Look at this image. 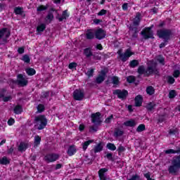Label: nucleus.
Listing matches in <instances>:
<instances>
[{"label": "nucleus", "mask_w": 180, "mask_h": 180, "mask_svg": "<svg viewBox=\"0 0 180 180\" xmlns=\"http://www.w3.org/2000/svg\"><path fill=\"white\" fill-rule=\"evenodd\" d=\"M77 146L75 145H70L67 150V154L69 157H72V155H75L77 154Z\"/></svg>", "instance_id": "obj_17"}, {"label": "nucleus", "mask_w": 180, "mask_h": 180, "mask_svg": "<svg viewBox=\"0 0 180 180\" xmlns=\"http://www.w3.org/2000/svg\"><path fill=\"white\" fill-rule=\"evenodd\" d=\"M46 19H47V20H49V22H53V19H54V15H53V13L49 12L48 15L46 17Z\"/></svg>", "instance_id": "obj_52"}, {"label": "nucleus", "mask_w": 180, "mask_h": 180, "mask_svg": "<svg viewBox=\"0 0 180 180\" xmlns=\"http://www.w3.org/2000/svg\"><path fill=\"white\" fill-rule=\"evenodd\" d=\"M13 112L15 115H22L23 107L18 104L14 107Z\"/></svg>", "instance_id": "obj_26"}, {"label": "nucleus", "mask_w": 180, "mask_h": 180, "mask_svg": "<svg viewBox=\"0 0 180 180\" xmlns=\"http://www.w3.org/2000/svg\"><path fill=\"white\" fill-rule=\"evenodd\" d=\"M156 34L159 39H162L164 40V42H162L159 45L160 49H164V47L168 44V41L171 40V37L172 36V30L169 29L158 30Z\"/></svg>", "instance_id": "obj_1"}, {"label": "nucleus", "mask_w": 180, "mask_h": 180, "mask_svg": "<svg viewBox=\"0 0 180 180\" xmlns=\"http://www.w3.org/2000/svg\"><path fill=\"white\" fill-rule=\"evenodd\" d=\"M146 94L148 95H154L155 94V89L152 86H149L146 88Z\"/></svg>", "instance_id": "obj_38"}, {"label": "nucleus", "mask_w": 180, "mask_h": 180, "mask_svg": "<svg viewBox=\"0 0 180 180\" xmlns=\"http://www.w3.org/2000/svg\"><path fill=\"white\" fill-rule=\"evenodd\" d=\"M85 36L87 40H94L95 39V32L92 29H89L86 32Z\"/></svg>", "instance_id": "obj_19"}, {"label": "nucleus", "mask_w": 180, "mask_h": 180, "mask_svg": "<svg viewBox=\"0 0 180 180\" xmlns=\"http://www.w3.org/2000/svg\"><path fill=\"white\" fill-rule=\"evenodd\" d=\"M7 124L8 126H13V124H15V119L11 117L8 122Z\"/></svg>", "instance_id": "obj_62"}, {"label": "nucleus", "mask_w": 180, "mask_h": 180, "mask_svg": "<svg viewBox=\"0 0 180 180\" xmlns=\"http://www.w3.org/2000/svg\"><path fill=\"white\" fill-rule=\"evenodd\" d=\"M49 96H50V91H44L42 93V95H41L42 98L46 99V98H49Z\"/></svg>", "instance_id": "obj_58"}, {"label": "nucleus", "mask_w": 180, "mask_h": 180, "mask_svg": "<svg viewBox=\"0 0 180 180\" xmlns=\"http://www.w3.org/2000/svg\"><path fill=\"white\" fill-rule=\"evenodd\" d=\"M166 154H180V146L177 148V150L174 149H167L165 150Z\"/></svg>", "instance_id": "obj_30"}, {"label": "nucleus", "mask_w": 180, "mask_h": 180, "mask_svg": "<svg viewBox=\"0 0 180 180\" xmlns=\"http://www.w3.org/2000/svg\"><path fill=\"white\" fill-rule=\"evenodd\" d=\"M60 158V155L56 153H49L44 156V160L46 162H55Z\"/></svg>", "instance_id": "obj_11"}, {"label": "nucleus", "mask_w": 180, "mask_h": 180, "mask_svg": "<svg viewBox=\"0 0 180 180\" xmlns=\"http://www.w3.org/2000/svg\"><path fill=\"white\" fill-rule=\"evenodd\" d=\"M117 53L122 63H126L131 56H134V53L131 52V49H127L124 53L122 49H119Z\"/></svg>", "instance_id": "obj_4"}, {"label": "nucleus", "mask_w": 180, "mask_h": 180, "mask_svg": "<svg viewBox=\"0 0 180 180\" xmlns=\"http://www.w3.org/2000/svg\"><path fill=\"white\" fill-rule=\"evenodd\" d=\"M94 72H95V69L91 68L87 70V72H86V75L88 76V78H91V77H94Z\"/></svg>", "instance_id": "obj_44"}, {"label": "nucleus", "mask_w": 180, "mask_h": 180, "mask_svg": "<svg viewBox=\"0 0 180 180\" xmlns=\"http://www.w3.org/2000/svg\"><path fill=\"white\" fill-rule=\"evenodd\" d=\"M27 148H29V143L21 142L18 146V151H26Z\"/></svg>", "instance_id": "obj_27"}, {"label": "nucleus", "mask_w": 180, "mask_h": 180, "mask_svg": "<svg viewBox=\"0 0 180 180\" xmlns=\"http://www.w3.org/2000/svg\"><path fill=\"white\" fill-rule=\"evenodd\" d=\"M155 106H157V104L154 102H150L146 105V109L148 112H153L154 109H155Z\"/></svg>", "instance_id": "obj_29"}, {"label": "nucleus", "mask_w": 180, "mask_h": 180, "mask_svg": "<svg viewBox=\"0 0 180 180\" xmlns=\"http://www.w3.org/2000/svg\"><path fill=\"white\" fill-rule=\"evenodd\" d=\"M85 98V93L81 89H76L73 92V98L75 101H82Z\"/></svg>", "instance_id": "obj_9"}, {"label": "nucleus", "mask_w": 180, "mask_h": 180, "mask_svg": "<svg viewBox=\"0 0 180 180\" xmlns=\"http://www.w3.org/2000/svg\"><path fill=\"white\" fill-rule=\"evenodd\" d=\"M49 9V4L40 5L37 8V12H43V11H47Z\"/></svg>", "instance_id": "obj_39"}, {"label": "nucleus", "mask_w": 180, "mask_h": 180, "mask_svg": "<svg viewBox=\"0 0 180 180\" xmlns=\"http://www.w3.org/2000/svg\"><path fill=\"white\" fill-rule=\"evenodd\" d=\"M140 22H141V13L138 12L133 20L132 25H130L129 26L139 27L140 26Z\"/></svg>", "instance_id": "obj_16"}, {"label": "nucleus", "mask_w": 180, "mask_h": 180, "mask_svg": "<svg viewBox=\"0 0 180 180\" xmlns=\"http://www.w3.org/2000/svg\"><path fill=\"white\" fill-rule=\"evenodd\" d=\"M139 64H140L139 60L134 59L129 62V67L131 68H136V67L139 66Z\"/></svg>", "instance_id": "obj_36"}, {"label": "nucleus", "mask_w": 180, "mask_h": 180, "mask_svg": "<svg viewBox=\"0 0 180 180\" xmlns=\"http://www.w3.org/2000/svg\"><path fill=\"white\" fill-rule=\"evenodd\" d=\"M123 124L126 127H134L136 124L134 120H129L125 121Z\"/></svg>", "instance_id": "obj_28"}, {"label": "nucleus", "mask_w": 180, "mask_h": 180, "mask_svg": "<svg viewBox=\"0 0 180 180\" xmlns=\"http://www.w3.org/2000/svg\"><path fill=\"white\" fill-rule=\"evenodd\" d=\"M154 25H151L150 27H146L142 30L141 32V36H143L145 40H148V39H154V32L153 28Z\"/></svg>", "instance_id": "obj_5"}, {"label": "nucleus", "mask_w": 180, "mask_h": 180, "mask_svg": "<svg viewBox=\"0 0 180 180\" xmlns=\"http://www.w3.org/2000/svg\"><path fill=\"white\" fill-rule=\"evenodd\" d=\"M107 74H108V71H106L105 70H102L100 72V74L96 78L95 81H96V84H102L103 82V81H105Z\"/></svg>", "instance_id": "obj_15"}, {"label": "nucleus", "mask_w": 180, "mask_h": 180, "mask_svg": "<svg viewBox=\"0 0 180 180\" xmlns=\"http://www.w3.org/2000/svg\"><path fill=\"white\" fill-rule=\"evenodd\" d=\"M6 92V89H1L0 91V100L4 99Z\"/></svg>", "instance_id": "obj_60"}, {"label": "nucleus", "mask_w": 180, "mask_h": 180, "mask_svg": "<svg viewBox=\"0 0 180 180\" xmlns=\"http://www.w3.org/2000/svg\"><path fill=\"white\" fill-rule=\"evenodd\" d=\"M83 54L85 56L86 58H91L94 56V52H92V48H86L83 51Z\"/></svg>", "instance_id": "obj_20"}, {"label": "nucleus", "mask_w": 180, "mask_h": 180, "mask_svg": "<svg viewBox=\"0 0 180 180\" xmlns=\"http://www.w3.org/2000/svg\"><path fill=\"white\" fill-rule=\"evenodd\" d=\"M78 67V64L75 62L70 63L68 65L69 70H74V68H77Z\"/></svg>", "instance_id": "obj_53"}, {"label": "nucleus", "mask_w": 180, "mask_h": 180, "mask_svg": "<svg viewBox=\"0 0 180 180\" xmlns=\"http://www.w3.org/2000/svg\"><path fill=\"white\" fill-rule=\"evenodd\" d=\"M21 60L24 61V63H25V64H30V57L29 56V55L25 54L22 57Z\"/></svg>", "instance_id": "obj_42"}, {"label": "nucleus", "mask_w": 180, "mask_h": 180, "mask_svg": "<svg viewBox=\"0 0 180 180\" xmlns=\"http://www.w3.org/2000/svg\"><path fill=\"white\" fill-rule=\"evenodd\" d=\"M103 150V143L102 142L98 143L94 148V152L95 154L101 153Z\"/></svg>", "instance_id": "obj_25"}, {"label": "nucleus", "mask_w": 180, "mask_h": 180, "mask_svg": "<svg viewBox=\"0 0 180 180\" xmlns=\"http://www.w3.org/2000/svg\"><path fill=\"white\" fill-rule=\"evenodd\" d=\"M107 160H108V161H112V162H113V161H115V158H113V153H108L105 155Z\"/></svg>", "instance_id": "obj_51"}, {"label": "nucleus", "mask_w": 180, "mask_h": 180, "mask_svg": "<svg viewBox=\"0 0 180 180\" xmlns=\"http://www.w3.org/2000/svg\"><path fill=\"white\" fill-rule=\"evenodd\" d=\"M127 82H128V84H133L134 82H136V77L133 75L129 76L127 77Z\"/></svg>", "instance_id": "obj_46"}, {"label": "nucleus", "mask_w": 180, "mask_h": 180, "mask_svg": "<svg viewBox=\"0 0 180 180\" xmlns=\"http://www.w3.org/2000/svg\"><path fill=\"white\" fill-rule=\"evenodd\" d=\"M106 13H108V11H107V10L101 9V10L98 13V16H103V15H106Z\"/></svg>", "instance_id": "obj_61"}, {"label": "nucleus", "mask_w": 180, "mask_h": 180, "mask_svg": "<svg viewBox=\"0 0 180 180\" xmlns=\"http://www.w3.org/2000/svg\"><path fill=\"white\" fill-rule=\"evenodd\" d=\"M94 32L97 40H103L106 37V31L102 28L97 29Z\"/></svg>", "instance_id": "obj_13"}, {"label": "nucleus", "mask_w": 180, "mask_h": 180, "mask_svg": "<svg viewBox=\"0 0 180 180\" xmlns=\"http://www.w3.org/2000/svg\"><path fill=\"white\" fill-rule=\"evenodd\" d=\"M112 119H113V115H111L109 117H108L105 120L104 123H106L107 124H109V123H112Z\"/></svg>", "instance_id": "obj_56"}, {"label": "nucleus", "mask_w": 180, "mask_h": 180, "mask_svg": "<svg viewBox=\"0 0 180 180\" xmlns=\"http://www.w3.org/2000/svg\"><path fill=\"white\" fill-rule=\"evenodd\" d=\"M98 54H99V53H98V52H94L93 53L91 57H93L94 60H101V57Z\"/></svg>", "instance_id": "obj_57"}, {"label": "nucleus", "mask_w": 180, "mask_h": 180, "mask_svg": "<svg viewBox=\"0 0 180 180\" xmlns=\"http://www.w3.org/2000/svg\"><path fill=\"white\" fill-rule=\"evenodd\" d=\"M180 169V155H175L172 160V165L168 168L169 174H176Z\"/></svg>", "instance_id": "obj_3"}, {"label": "nucleus", "mask_w": 180, "mask_h": 180, "mask_svg": "<svg viewBox=\"0 0 180 180\" xmlns=\"http://www.w3.org/2000/svg\"><path fill=\"white\" fill-rule=\"evenodd\" d=\"M11 164V160L8 159L6 156H4L1 159H0V165H8Z\"/></svg>", "instance_id": "obj_33"}, {"label": "nucleus", "mask_w": 180, "mask_h": 180, "mask_svg": "<svg viewBox=\"0 0 180 180\" xmlns=\"http://www.w3.org/2000/svg\"><path fill=\"white\" fill-rule=\"evenodd\" d=\"M112 82L114 85H119L120 81L119 80V77L117 76H113L112 77Z\"/></svg>", "instance_id": "obj_50"}, {"label": "nucleus", "mask_w": 180, "mask_h": 180, "mask_svg": "<svg viewBox=\"0 0 180 180\" xmlns=\"http://www.w3.org/2000/svg\"><path fill=\"white\" fill-rule=\"evenodd\" d=\"M105 172H108V169L106 168H101L98 170L100 180H106V176H105Z\"/></svg>", "instance_id": "obj_23"}, {"label": "nucleus", "mask_w": 180, "mask_h": 180, "mask_svg": "<svg viewBox=\"0 0 180 180\" xmlns=\"http://www.w3.org/2000/svg\"><path fill=\"white\" fill-rule=\"evenodd\" d=\"M91 143H94V140H89L83 143L82 148L84 151H86V150L88 148V146H89V144H91Z\"/></svg>", "instance_id": "obj_41"}, {"label": "nucleus", "mask_w": 180, "mask_h": 180, "mask_svg": "<svg viewBox=\"0 0 180 180\" xmlns=\"http://www.w3.org/2000/svg\"><path fill=\"white\" fill-rule=\"evenodd\" d=\"M38 113H43L46 110V107L44 104H39L37 107Z\"/></svg>", "instance_id": "obj_40"}, {"label": "nucleus", "mask_w": 180, "mask_h": 180, "mask_svg": "<svg viewBox=\"0 0 180 180\" xmlns=\"http://www.w3.org/2000/svg\"><path fill=\"white\" fill-rule=\"evenodd\" d=\"M160 75V71L156 67L148 66L146 71V77H150V75Z\"/></svg>", "instance_id": "obj_10"}, {"label": "nucleus", "mask_w": 180, "mask_h": 180, "mask_svg": "<svg viewBox=\"0 0 180 180\" xmlns=\"http://www.w3.org/2000/svg\"><path fill=\"white\" fill-rule=\"evenodd\" d=\"M113 95H117L118 99L124 101L129 96V91L126 89H115L112 92Z\"/></svg>", "instance_id": "obj_8"}, {"label": "nucleus", "mask_w": 180, "mask_h": 180, "mask_svg": "<svg viewBox=\"0 0 180 180\" xmlns=\"http://www.w3.org/2000/svg\"><path fill=\"white\" fill-rule=\"evenodd\" d=\"M176 96V90H170L169 92V99H174Z\"/></svg>", "instance_id": "obj_49"}, {"label": "nucleus", "mask_w": 180, "mask_h": 180, "mask_svg": "<svg viewBox=\"0 0 180 180\" xmlns=\"http://www.w3.org/2000/svg\"><path fill=\"white\" fill-rule=\"evenodd\" d=\"M70 18V13H68V10H65L62 13L61 17L58 18L59 22H63V20H67Z\"/></svg>", "instance_id": "obj_22"}, {"label": "nucleus", "mask_w": 180, "mask_h": 180, "mask_svg": "<svg viewBox=\"0 0 180 180\" xmlns=\"http://www.w3.org/2000/svg\"><path fill=\"white\" fill-rule=\"evenodd\" d=\"M146 130V125L144 124H141L136 128V131L138 133H141V131H144Z\"/></svg>", "instance_id": "obj_43"}, {"label": "nucleus", "mask_w": 180, "mask_h": 180, "mask_svg": "<svg viewBox=\"0 0 180 180\" xmlns=\"http://www.w3.org/2000/svg\"><path fill=\"white\" fill-rule=\"evenodd\" d=\"M14 13L15 15H20V16H26L25 11H23V7L18 6L14 8Z\"/></svg>", "instance_id": "obj_21"}, {"label": "nucleus", "mask_w": 180, "mask_h": 180, "mask_svg": "<svg viewBox=\"0 0 180 180\" xmlns=\"http://www.w3.org/2000/svg\"><path fill=\"white\" fill-rule=\"evenodd\" d=\"M146 71H147V70H146V66H144V65L139 66L138 70H137V72L140 75H145V76H146Z\"/></svg>", "instance_id": "obj_34"}, {"label": "nucleus", "mask_w": 180, "mask_h": 180, "mask_svg": "<svg viewBox=\"0 0 180 180\" xmlns=\"http://www.w3.org/2000/svg\"><path fill=\"white\" fill-rule=\"evenodd\" d=\"M40 143H41V137H40V136L39 135L35 136L34 141V147H39V146H40Z\"/></svg>", "instance_id": "obj_32"}, {"label": "nucleus", "mask_w": 180, "mask_h": 180, "mask_svg": "<svg viewBox=\"0 0 180 180\" xmlns=\"http://www.w3.org/2000/svg\"><path fill=\"white\" fill-rule=\"evenodd\" d=\"M48 120L47 117L44 115H39L35 116L34 119V124L37 127V130H43L46 129L47 126Z\"/></svg>", "instance_id": "obj_2"}, {"label": "nucleus", "mask_w": 180, "mask_h": 180, "mask_svg": "<svg viewBox=\"0 0 180 180\" xmlns=\"http://www.w3.org/2000/svg\"><path fill=\"white\" fill-rule=\"evenodd\" d=\"M12 82L13 84H17L19 86H27V84H29V80L23 77L22 74H18L17 75V79L13 80Z\"/></svg>", "instance_id": "obj_7"}, {"label": "nucleus", "mask_w": 180, "mask_h": 180, "mask_svg": "<svg viewBox=\"0 0 180 180\" xmlns=\"http://www.w3.org/2000/svg\"><path fill=\"white\" fill-rule=\"evenodd\" d=\"M165 115H159L158 118V123H163V122H165Z\"/></svg>", "instance_id": "obj_55"}, {"label": "nucleus", "mask_w": 180, "mask_h": 180, "mask_svg": "<svg viewBox=\"0 0 180 180\" xmlns=\"http://www.w3.org/2000/svg\"><path fill=\"white\" fill-rule=\"evenodd\" d=\"M26 73L29 75V77H33V75H36V70L32 68H28L25 70Z\"/></svg>", "instance_id": "obj_31"}, {"label": "nucleus", "mask_w": 180, "mask_h": 180, "mask_svg": "<svg viewBox=\"0 0 180 180\" xmlns=\"http://www.w3.org/2000/svg\"><path fill=\"white\" fill-rule=\"evenodd\" d=\"M106 148L108 150H110L111 151L116 150V146H115L114 143H107Z\"/></svg>", "instance_id": "obj_45"}, {"label": "nucleus", "mask_w": 180, "mask_h": 180, "mask_svg": "<svg viewBox=\"0 0 180 180\" xmlns=\"http://www.w3.org/2000/svg\"><path fill=\"white\" fill-rule=\"evenodd\" d=\"M46 30V24L41 23L37 27V33H41Z\"/></svg>", "instance_id": "obj_35"}, {"label": "nucleus", "mask_w": 180, "mask_h": 180, "mask_svg": "<svg viewBox=\"0 0 180 180\" xmlns=\"http://www.w3.org/2000/svg\"><path fill=\"white\" fill-rule=\"evenodd\" d=\"M157 60L158 61V63H160V64H162V65H165V58H163L162 55H160L158 57Z\"/></svg>", "instance_id": "obj_48"}, {"label": "nucleus", "mask_w": 180, "mask_h": 180, "mask_svg": "<svg viewBox=\"0 0 180 180\" xmlns=\"http://www.w3.org/2000/svg\"><path fill=\"white\" fill-rule=\"evenodd\" d=\"M12 101V96H4L3 98V102H9Z\"/></svg>", "instance_id": "obj_63"}, {"label": "nucleus", "mask_w": 180, "mask_h": 180, "mask_svg": "<svg viewBox=\"0 0 180 180\" xmlns=\"http://www.w3.org/2000/svg\"><path fill=\"white\" fill-rule=\"evenodd\" d=\"M135 101V106L136 108H140V106L143 105V96L141 95H138L135 97L134 98Z\"/></svg>", "instance_id": "obj_18"}, {"label": "nucleus", "mask_w": 180, "mask_h": 180, "mask_svg": "<svg viewBox=\"0 0 180 180\" xmlns=\"http://www.w3.org/2000/svg\"><path fill=\"white\" fill-rule=\"evenodd\" d=\"M166 79H167V84L169 85H172V84H175V78H174V77H172L171 75L167 76Z\"/></svg>", "instance_id": "obj_37"}, {"label": "nucleus", "mask_w": 180, "mask_h": 180, "mask_svg": "<svg viewBox=\"0 0 180 180\" xmlns=\"http://www.w3.org/2000/svg\"><path fill=\"white\" fill-rule=\"evenodd\" d=\"M178 133V129L177 128H175L174 129H169V134H176Z\"/></svg>", "instance_id": "obj_64"}, {"label": "nucleus", "mask_w": 180, "mask_h": 180, "mask_svg": "<svg viewBox=\"0 0 180 180\" xmlns=\"http://www.w3.org/2000/svg\"><path fill=\"white\" fill-rule=\"evenodd\" d=\"M101 112H97L96 113H92L91 115V122L95 123L96 124H101L102 120H101Z\"/></svg>", "instance_id": "obj_14"}, {"label": "nucleus", "mask_w": 180, "mask_h": 180, "mask_svg": "<svg viewBox=\"0 0 180 180\" xmlns=\"http://www.w3.org/2000/svg\"><path fill=\"white\" fill-rule=\"evenodd\" d=\"M124 134V131L120 129V128H115L114 130L113 136L117 139V137H122Z\"/></svg>", "instance_id": "obj_24"}, {"label": "nucleus", "mask_w": 180, "mask_h": 180, "mask_svg": "<svg viewBox=\"0 0 180 180\" xmlns=\"http://www.w3.org/2000/svg\"><path fill=\"white\" fill-rule=\"evenodd\" d=\"M179 75H180L179 70H175L173 72V77H174V78H179Z\"/></svg>", "instance_id": "obj_59"}, {"label": "nucleus", "mask_w": 180, "mask_h": 180, "mask_svg": "<svg viewBox=\"0 0 180 180\" xmlns=\"http://www.w3.org/2000/svg\"><path fill=\"white\" fill-rule=\"evenodd\" d=\"M117 151L118 152V155H121L122 153H124V151H126V148L122 145H120L117 149Z\"/></svg>", "instance_id": "obj_47"}, {"label": "nucleus", "mask_w": 180, "mask_h": 180, "mask_svg": "<svg viewBox=\"0 0 180 180\" xmlns=\"http://www.w3.org/2000/svg\"><path fill=\"white\" fill-rule=\"evenodd\" d=\"M89 131L90 133H94V132L98 131V127H97V126H95V125H93V126L89 127Z\"/></svg>", "instance_id": "obj_54"}, {"label": "nucleus", "mask_w": 180, "mask_h": 180, "mask_svg": "<svg viewBox=\"0 0 180 180\" xmlns=\"http://www.w3.org/2000/svg\"><path fill=\"white\" fill-rule=\"evenodd\" d=\"M11 37V31L8 27H3L0 29V40H1L3 44L8 43V39Z\"/></svg>", "instance_id": "obj_6"}, {"label": "nucleus", "mask_w": 180, "mask_h": 180, "mask_svg": "<svg viewBox=\"0 0 180 180\" xmlns=\"http://www.w3.org/2000/svg\"><path fill=\"white\" fill-rule=\"evenodd\" d=\"M129 29L130 30V37L131 40H136V39H139V32H140L139 27H131L129 25Z\"/></svg>", "instance_id": "obj_12"}]
</instances>
